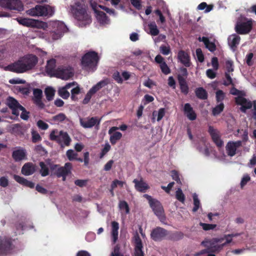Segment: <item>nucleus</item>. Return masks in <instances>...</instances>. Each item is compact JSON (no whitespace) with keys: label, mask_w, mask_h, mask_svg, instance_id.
<instances>
[{"label":"nucleus","mask_w":256,"mask_h":256,"mask_svg":"<svg viewBox=\"0 0 256 256\" xmlns=\"http://www.w3.org/2000/svg\"><path fill=\"white\" fill-rule=\"evenodd\" d=\"M38 62V58L34 55H29L20 58L14 62L5 67V70L16 73H23L32 70Z\"/></svg>","instance_id":"obj_1"},{"label":"nucleus","mask_w":256,"mask_h":256,"mask_svg":"<svg viewBox=\"0 0 256 256\" xmlns=\"http://www.w3.org/2000/svg\"><path fill=\"white\" fill-rule=\"evenodd\" d=\"M70 10L74 18L80 22L81 26H86L92 22L90 16L80 2H76L74 4L70 5Z\"/></svg>","instance_id":"obj_2"},{"label":"nucleus","mask_w":256,"mask_h":256,"mask_svg":"<svg viewBox=\"0 0 256 256\" xmlns=\"http://www.w3.org/2000/svg\"><path fill=\"white\" fill-rule=\"evenodd\" d=\"M100 60L98 54L94 51L86 52L82 58L81 65L82 69L94 72L96 69Z\"/></svg>","instance_id":"obj_3"},{"label":"nucleus","mask_w":256,"mask_h":256,"mask_svg":"<svg viewBox=\"0 0 256 256\" xmlns=\"http://www.w3.org/2000/svg\"><path fill=\"white\" fill-rule=\"evenodd\" d=\"M50 140L56 142L61 147L69 146L72 140L67 132L58 130H52L50 134Z\"/></svg>","instance_id":"obj_4"},{"label":"nucleus","mask_w":256,"mask_h":256,"mask_svg":"<svg viewBox=\"0 0 256 256\" xmlns=\"http://www.w3.org/2000/svg\"><path fill=\"white\" fill-rule=\"evenodd\" d=\"M29 15L36 16H52L54 13V10L48 5H37L34 8H30L27 11Z\"/></svg>","instance_id":"obj_5"},{"label":"nucleus","mask_w":256,"mask_h":256,"mask_svg":"<svg viewBox=\"0 0 256 256\" xmlns=\"http://www.w3.org/2000/svg\"><path fill=\"white\" fill-rule=\"evenodd\" d=\"M252 20L244 18L237 22L236 26V31L240 34H244L249 33L252 28Z\"/></svg>","instance_id":"obj_6"},{"label":"nucleus","mask_w":256,"mask_h":256,"mask_svg":"<svg viewBox=\"0 0 256 256\" xmlns=\"http://www.w3.org/2000/svg\"><path fill=\"white\" fill-rule=\"evenodd\" d=\"M16 240L10 237L0 238V254H10L15 248Z\"/></svg>","instance_id":"obj_7"},{"label":"nucleus","mask_w":256,"mask_h":256,"mask_svg":"<svg viewBox=\"0 0 256 256\" xmlns=\"http://www.w3.org/2000/svg\"><path fill=\"white\" fill-rule=\"evenodd\" d=\"M181 74L177 76V79L180 92L184 95H187L189 92V88L186 78L188 76V72L186 68L182 67L180 68Z\"/></svg>","instance_id":"obj_8"},{"label":"nucleus","mask_w":256,"mask_h":256,"mask_svg":"<svg viewBox=\"0 0 256 256\" xmlns=\"http://www.w3.org/2000/svg\"><path fill=\"white\" fill-rule=\"evenodd\" d=\"M168 231L166 230L157 226L154 228L150 233L151 238L155 242H160L168 237Z\"/></svg>","instance_id":"obj_9"},{"label":"nucleus","mask_w":256,"mask_h":256,"mask_svg":"<svg viewBox=\"0 0 256 256\" xmlns=\"http://www.w3.org/2000/svg\"><path fill=\"white\" fill-rule=\"evenodd\" d=\"M0 6L5 8L18 11L23 9V6L20 0H0Z\"/></svg>","instance_id":"obj_10"},{"label":"nucleus","mask_w":256,"mask_h":256,"mask_svg":"<svg viewBox=\"0 0 256 256\" xmlns=\"http://www.w3.org/2000/svg\"><path fill=\"white\" fill-rule=\"evenodd\" d=\"M150 206L160 220L164 223L166 220V216L162 204L158 200H156Z\"/></svg>","instance_id":"obj_11"},{"label":"nucleus","mask_w":256,"mask_h":256,"mask_svg":"<svg viewBox=\"0 0 256 256\" xmlns=\"http://www.w3.org/2000/svg\"><path fill=\"white\" fill-rule=\"evenodd\" d=\"M6 104L12 110V114L18 118L20 114L19 108L22 106L14 98L9 96L6 99Z\"/></svg>","instance_id":"obj_12"},{"label":"nucleus","mask_w":256,"mask_h":256,"mask_svg":"<svg viewBox=\"0 0 256 256\" xmlns=\"http://www.w3.org/2000/svg\"><path fill=\"white\" fill-rule=\"evenodd\" d=\"M80 125L85 128H91L94 126H96V128L98 129L100 124V119L95 116L87 118L85 119L80 118Z\"/></svg>","instance_id":"obj_13"},{"label":"nucleus","mask_w":256,"mask_h":256,"mask_svg":"<svg viewBox=\"0 0 256 256\" xmlns=\"http://www.w3.org/2000/svg\"><path fill=\"white\" fill-rule=\"evenodd\" d=\"M17 21L20 24L27 27L40 28L44 24L42 22L26 18H17Z\"/></svg>","instance_id":"obj_14"},{"label":"nucleus","mask_w":256,"mask_h":256,"mask_svg":"<svg viewBox=\"0 0 256 256\" xmlns=\"http://www.w3.org/2000/svg\"><path fill=\"white\" fill-rule=\"evenodd\" d=\"M208 132L210 134L212 140L218 148H221L224 146V142L220 139L219 131L214 128L213 126H208Z\"/></svg>","instance_id":"obj_15"},{"label":"nucleus","mask_w":256,"mask_h":256,"mask_svg":"<svg viewBox=\"0 0 256 256\" xmlns=\"http://www.w3.org/2000/svg\"><path fill=\"white\" fill-rule=\"evenodd\" d=\"M74 73L68 68H58L54 76L62 80H67L72 78Z\"/></svg>","instance_id":"obj_16"},{"label":"nucleus","mask_w":256,"mask_h":256,"mask_svg":"<svg viewBox=\"0 0 256 256\" xmlns=\"http://www.w3.org/2000/svg\"><path fill=\"white\" fill-rule=\"evenodd\" d=\"M178 59L181 64L186 68H189L192 66L189 54L184 50H180L178 52Z\"/></svg>","instance_id":"obj_17"},{"label":"nucleus","mask_w":256,"mask_h":256,"mask_svg":"<svg viewBox=\"0 0 256 256\" xmlns=\"http://www.w3.org/2000/svg\"><path fill=\"white\" fill-rule=\"evenodd\" d=\"M242 142L240 140L236 142H228L226 146V153L228 156H233L236 154V149L242 146Z\"/></svg>","instance_id":"obj_18"},{"label":"nucleus","mask_w":256,"mask_h":256,"mask_svg":"<svg viewBox=\"0 0 256 256\" xmlns=\"http://www.w3.org/2000/svg\"><path fill=\"white\" fill-rule=\"evenodd\" d=\"M236 103L238 105L241 106L240 110L243 112H246V110L250 109L252 107V103L242 96H238L235 98Z\"/></svg>","instance_id":"obj_19"},{"label":"nucleus","mask_w":256,"mask_h":256,"mask_svg":"<svg viewBox=\"0 0 256 256\" xmlns=\"http://www.w3.org/2000/svg\"><path fill=\"white\" fill-rule=\"evenodd\" d=\"M72 164L70 162H66L64 166L58 168L56 174L58 178H61V176H68L72 174Z\"/></svg>","instance_id":"obj_20"},{"label":"nucleus","mask_w":256,"mask_h":256,"mask_svg":"<svg viewBox=\"0 0 256 256\" xmlns=\"http://www.w3.org/2000/svg\"><path fill=\"white\" fill-rule=\"evenodd\" d=\"M12 158L16 162L26 160L27 158L26 151L24 148L19 147L18 149L12 152Z\"/></svg>","instance_id":"obj_21"},{"label":"nucleus","mask_w":256,"mask_h":256,"mask_svg":"<svg viewBox=\"0 0 256 256\" xmlns=\"http://www.w3.org/2000/svg\"><path fill=\"white\" fill-rule=\"evenodd\" d=\"M134 256H144V252L142 250L143 248L142 241L138 234L134 236Z\"/></svg>","instance_id":"obj_22"},{"label":"nucleus","mask_w":256,"mask_h":256,"mask_svg":"<svg viewBox=\"0 0 256 256\" xmlns=\"http://www.w3.org/2000/svg\"><path fill=\"white\" fill-rule=\"evenodd\" d=\"M36 170V166L32 162H26L22 166L21 170L22 174L24 176H30Z\"/></svg>","instance_id":"obj_23"},{"label":"nucleus","mask_w":256,"mask_h":256,"mask_svg":"<svg viewBox=\"0 0 256 256\" xmlns=\"http://www.w3.org/2000/svg\"><path fill=\"white\" fill-rule=\"evenodd\" d=\"M133 182L134 184L136 190L141 192H146L150 188L149 186L142 178L140 180L134 179Z\"/></svg>","instance_id":"obj_24"},{"label":"nucleus","mask_w":256,"mask_h":256,"mask_svg":"<svg viewBox=\"0 0 256 256\" xmlns=\"http://www.w3.org/2000/svg\"><path fill=\"white\" fill-rule=\"evenodd\" d=\"M184 112L188 118L190 120H194L196 118V114L189 103H186L184 104Z\"/></svg>","instance_id":"obj_25"},{"label":"nucleus","mask_w":256,"mask_h":256,"mask_svg":"<svg viewBox=\"0 0 256 256\" xmlns=\"http://www.w3.org/2000/svg\"><path fill=\"white\" fill-rule=\"evenodd\" d=\"M56 62L54 59H51L47 62L46 70L48 75L54 76L56 73Z\"/></svg>","instance_id":"obj_26"},{"label":"nucleus","mask_w":256,"mask_h":256,"mask_svg":"<svg viewBox=\"0 0 256 256\" xmlns=\"http://www.w3.org/2000/svg\"><path fill=\"white\" fill-rule=\"evenodd\" d=\"M198 40L200 42H202L204 44L206 48L210 52H214L216 50V46L215 44L213 42H210L208 38L206 36H199Z\"/></svg>","instance_id":"obj_27"},{"label":"nucleus","mask_w":256,"mask_h":256,"mask_svg":"<svg viewBox=\"0 0 256 256\" xmlns=\"http://www.w3.org/2000/svg\"><path fill=\"white\" fill-rule=\"evenodd\" d=\"M14 180L18 182L19 184H22L24 186L32 188L34 187V184L31 182L27 180L26 179L18 175H14Z\"/></svg>","instance_id":"obj_28"},{"label":"nucleus","mask_w":256,"mask_h":256,"mask_svg":"<svg viewBox=\"0 0 256 256\" xmlns=\"http://www.w3.org/2000/svg\"><path fill=\"white\" fill-rule=\"evenodd\" d=\"M240 40V38L238 35L232 34L228 38V45L232 49H234L239 44Z\"/></svg>","instance_id":"obj_29"},{"label":"nucleus","mask_w":256,"mask_h":256,"mask_svg":"<svg viewBox=\"0 0 256 256\" xmlns=\"http://www.w3.org/2000/svg\"><path fill=\"white\" fill-rule=\"evenodd\" d=\"M184 234L181 232H169L167 239L172 241H178L184 238Z\"/></svg>","instance_id":"obj_30"},{"label":"nucleus","mask_w":256,"mask_h":256,"mask_svg":"<svg viewBox=\"0 0 256 256\" xmlns=\"http://www.w3.org/2000/svg\"><path fill=\"white\" fill-rule=\"evenodd\" d=\"M112 237L114 243H116L118 238V230L119 224L118 222L114 221L112 222Z\"/></svg>","instance_id":"obj_31"},{"label":"nucleus","mask_w":256,"mask_h":256,"mask_svg":"<svg viewBox=\"0 0 256 256\" xmlns=\"http://www.w3.org/2000/svg\"><path fill=\"white\" fill-rule=\"evenodd\" d=\"M196 96L200 100H206L208 98V92L205 89L202 87L196 88L195 90Z\"/></svg>","instance_id":"obj_32"},{"label":"nucleus","mask_w":256,"mask_h":256,"mask_svg":"<svg viewBox=\"0 0 256 256\" xmlns=\"http://www.w3.org/2000/svg\"><path fill=\"white\" fill-rule=\"evenodd\" d=\"M58 32H54L52 35V38L54 40H58L60 38L62 33L66 31V26L63 23H58Z\"/></svg>","instance_id":"obj_33"},{"label":"nucleus","mask_w":256,"mask_h":256,"mask_svg":"<svg viewBox=\"0 0 256 256\" xmlns=\"http://www.w3.org/2000/svg\"><path fill=\"white\" fill-rule=\"evenodd\" d=\"M24 131V128L20 124H16L12 125V132L15 135H23Z\"/></svg>","instance_id":"obj_34"},{"label":"nucleus","mask_w":256,"mask_h":256,"mask_svg":"<svg viewBox=\"0 0 256 256\" xmlns=\"http://www.w3.org/2000/svg\"><path fill=\"white\" fill-rule=\"evenodd\" d=\"M108 84V82L106 80H102L98 82L96 85L93 86L90 90V92L92 94H96L98 90H99L101 88L106 86Z\"/></svg>","instance_id":"obj_35"},{"label":"nucleus","mask_w":256,"mask_h":256,"mask_svg":"<svg viewBox=\"0 0 256 256\" xmlns=\"http://www.w3.org/2000/svg\"><path fill=\"white\" fill-rule=\"evenodd\" d=\"M108 84V82L106 80H102L98 82L96 85L93 86L90 90V92L92 94H96L98 90H99L101 88L106 86Z\"/></svg>","instance_id":"obj_36"},{"label":"nucleus","mask_w":256,"mask_h":256,"mask_svg":"<svg viewBox=\"0 0 256 256\" xmlns=\"http://www.w3.org/2000/svg\"><path fill=\"white\" fill-rule=\"evenodd\" d=\"M214 6L212 4H208L206 2H202L197 7L198 10H204V12L208 13L214 8Z\"/></svg>","instance_id":"obj_37"},{"label":"nucleus","mask_w":256,"mask_h":256,"mask_svg":"<svg viewBox=\"0 0 256 256\" xmlns=\"http://www.w3.org/2000/svg\"><path fill=\"white\" fill-rule=\"evenodd\" d=\"M96 14V18L101 24H106L108 21V16L106 14L103 12L99 10H95Z\"/></svg>","instance_id":"obj_38"},{"label":"nucleus","mask_w":256,"mask_h":256,"mask_svg":"<svg viewBox=\"0 0 256 256\" xmlns=\"http://www.w3.org/2000/svg\"><path fill=\"white\" fill-rule=\"evenodd\" d=\"M110 136V140L112 145H114L122 137V134L119 132H113Z\"/></svg>","instance_id":"obj_39"},{"label":"nucleus","mask_w":256,"mask_h":256,"mask_svg":"<svg viewBox=\"0 0 256 256\" xmlns=\"http://www.w3.org/2000/svg\"><path fill=\"white\" fill-rule=\"evenodd\" d=\"M44 93L46 94V100L48 101H50L52 100L54 98V96L55 94V90L53 88L51 87H48L45 89Z\"/></svg>","instance_id":"obj_40"},{"label":"nucleus","mask_w":256,"mask_h":256,"mask_svg":"<svg viewBox=\"0 0 256 256\" xmlns=\"http://www.w3.org/2000/svg\"><path fill=\"white\" fill-rule=\"evenodd\" d=\"M40 174L42 176H46L49 174V169L48 166L43 162H40Z\"/></svg>","instance_id":"obj_41"},{"label":"nucleus","mask_w":256,"mask_h":256,"mask_svg":"<svg viewBox=\"0 0 256 256\" xmlns=\"http://www.w3.org/2000/svg\"><path fill=\"white\" fill-rule=\"evenodd\" d=\"M150 33L152 36H157L158 34L160 31L154 22H151L148 24Z\"/></svg>","instance_id":"obj_42"},{"label":"nucleus","mask_w":256,"mask_h":256,"mask_svg":"<svg viewBox=\"0 0 256 256\" xmlns=\"http://www.w3.org/2000/svg\"><path fill=\"white\" fill-rule=\"evenodd\" d=\"M224 104L222 102H220L212 108V114L214 116L218 115L224 110Z\"/></svg>","instance_id":"obj_43"},{"label":"nucleus","mask_w":256,"mask_h":256,"mask_svg":"<svg viewBox=\"0 0 256 256\" xmlns=\"http://www.w3.org/2000/svg\"><path fill=\"white\" fill-rule=\"evenodd\" d=\"M194 206L192 208L193 212H196L200 207V201L198 198V195L195 193L192 196Z\"/></svg>","instance_id":"obj_44"},{"label":"nucleus","mask_w":256,"mask_h":256,"mask_svg":"<svg viewBox=\"0 0 256 256\" xmlns=\"http://www.w3.org/2000/svg\"><path fill=\"white\" fill-rule=\"evenodd\" d=\"M118 206L121 210H124L126 214L130 212V208L128 204L125 200H121L119 202Z\"/></svg>","instance_id":"obj_45"},{"label":"nucleus","mask_w":256,"mask_h":256,"mask_svg":"<svg viewBox=\"0 0 256 256\" xmlns=\"http://www.w3.org/2000/svg\"><path fill=\"white\" fill-rule=\"evenodd\" d=\"M224 244L214 245V244H210V246L208 248V251L212 252H220L222 249Z\"/></svg>","instance_id":"obj_46"},{"label":"nucleus","mask_w":256,"mask_h":256,"mask_svg":"<svg viewBox=\"0 0 256 256\" xmlns=\"http://www.w3.org/2000/svg\"><path fill=\"white\" fill-rule=\"evenodd\" d=\"M66 155L69 160L72 161L76 158L78 154L72 150H68L66 151Z\"/></svg>","instance_id":"obj_47"},{"label":"nucleus","mask_w":256,"mask_h":256,"mask_svg":"<svg viewBox=\"0 0 256 256\" xmlns=\"http://www.w3.org/2000/svg\"><path fill=\"white\" fill-rule=\"evenodd\" d=\"M31 133L32 141L33 143H36L42 140L41 136L36 131L32 130Z\"/></svg>","instance_id":"obj_48"},{"label":"nucleus","mask_w":256,"mask_h":256,"mask_svg":"<svg viewBox=\"0 0 256 256\" xmlns=\"http://www.w3.org/2000/svg\"><path fill=\"white\" fill-rule=\"evenodd\" d=\"M176 198L181 202H184L185 200V196L180 188H178L176 191Z\"/></svg>","instance_id":"obj_49"},{"label":"nucleus","mask_w":256,"mask_h":256,"mask_svg":"<svg viewBox=\"0 0 256 256\" xmlns=\"http://www.w3.org/2000/svg\"><path fill=\"white\" fill-rule=\"evenodd\" d=\"M19 110L22 111V113L20 116V118L24 120H27L30 116V112H28L26 109L22 106L19 108Z\"/></svg>","instance_id":"obj_50"},{"label":"nucleus","mask_w":256,"mask_h":256,"mask_svg":"<svg viewBox=\"0 0 256 256\" xmlns=\"http://www.w3.org/2000/svg\"><path fill=\"white\" fill-rule=\"evenodd\" d=\"M59 96L64 99H67L69 98L70 92L64 88H60L58 90Z\"/></svg>","instance_id":"obj_51"},{"label":"nucleus","mask_w":256,"mask_h":256,"mask_svg":"<svg viewBox=\"0 0 256 256\" xmlns=\"http://www.w3.org/2000/svg\"><path fill=\"white\" fill-rule=\"evenodd\" d=\"M200 225L202 227V229L206 231L213 230L216 228V225L215 224H209L203 222H200Z\"/></svg>","instance_id":"obj_52"},{"label":"nucleus","mask_w":256,"mask_h":256,"mask_svg":"<svg viewBox=\"0 0 256 256\" xmlns=\"http://www.w3.org/2000/svg\"><path fill=\"white\" fill-rule=\"evenodd\" d=\"M66 118V115L63 113H60L52 117V120L56 122H62Z\"/></svg>","instance_id":"obj_53"},{"label":"nucleus","mask_w":256,"mask_h":256,"mask_svg":"<svg viewBox=\"0 0 256 256\" xmlns=\"http://www.w3.org/2000/svg\"><path fill=\"white\" fill-rule=\"evenodd\" d=\"M18 91L24 95H28L30 93V89L29 86H19L17 88Z\"/></svg>","instance_id":"obj_54"},{"label":"nucleus","mask_w":256,"mask_h":256,"mask_svg":"<svg viewBox=\"0 0 256 256\" xmlns=\"http://www.w3.org/2000/svg\"><path fill=\"white\" fill-rule=\"evenodd\" d=\"M162 72L165 74H168L170 72V68L168 66L166 62H164L160 65Z\"/></svg>","instance_id":"obj_55"},{"label":"nucleus","mask_w":256,"mask_h":256,"mask_svg":"<svg viewBox=\"0 0 256 256\" xmlns=\"http://www.w3.org/2000/svg\"><path fill=\"white\" fill-rule=\"evenodd\" d=\"M226 68L227 71L226 72L230 73V72H232L234 70L233 62L231 60H226Z\"/></svg>","instance_id":"obj_56"},{"label":"nucleus","mask_w":256,"mask_h":256,"mask_svg":"<svg viewBox=\"0 0 256 256\" xmlns=\"http://www.w3.org/2000/svg\"><path fill=\"white\" fill-rule=\"evenodd\" d=\"M80 93V88L78 86L72 88L71 90V98L72 100H77V98L76 96V94H78Z\"/></svg>","instance_id":"obj_57"},{"label":"nucleus","mask_w":256,"mask_h":256,"mask_svg":"<svg viewBox=\"0 0 256 256\" xmlns=\"http://www.w3.org/2000/svg\"><path fill=\"white\" fill-rule=\"evenodd\" d=\"M224 94L222 90H218L216 92V100L218 102H222L224 98Z\"/></svg>","instance_id":"obj_58"},{"label":"nucleus","mask_w":256,"mask_h":256,"mask_svg":"<svg viewBox=\"0 0 256 256\" xmlns=\"http://www.w3.org/2000/svg\"><path fill=\"white\" fill-rule=\"evenodd\" d=\"M171 174L172 179L178 184H182L178 172L176 170H172L171 172Z\"/></svg>","instance_id":"obj_59"},{"label":"nucleus","mask_w":256,"mask_h":256,"mask_svg":"<svg viewBox=\"0 0 256 256\" xmlns=\"http://www.w3.org/2000/svg\"><path fill=\"white\" fill-rule=\"evenodd\" d=\"M225 78L226 80L224 81L223 84L226 86H228L230 84L234 86L232 78L228 72H225Z\"/></svg>","instance_id":"obj_60"},{"label":"nucleus","mask_w":256,"mask_h":256,"mask_svg":"<svg viewBox=\"0 0 256 256\" xmlns=\"http://www.w3.org/2000/svg\"><path fill=\"white\" fill-rule=\"evenodd\" d=\"M128 128V126L126 124H122L120 126V128L117 126H112L108 130V134H110L113 132H115L116 130L120 129V130L124 131L126 130Z\"/></svg>","instance_id":"obj_61"},{"label":"nucleus","mask_w":256,"mask_h":256,"mask_svg":"<svg viewBox=\"0 0 256 256\" xmlns=\"http://www.w3.org/2000/svg\"><path fill=\"white\" fill-rule=\"evenodd\" d=\"M110 256H124L120 252V248L118 245H116L112 252Z\"/></svg>","instance_id":"obj_62"},{"label":"nucleus","mask_w":256,"mask_h":256,"mask_svg":"<svg viewBox=\"0 0 256 256\" xmlns=\"http://www.w3.org/2000/svg\"><path fill=\"white\" fill-rule=\"evenodd\" d=\"M196 55L198 58V60L200 62H202L204 61V55L202 53V52L201 48H198L196 50Z\"/></svg>","instance_id":"obj_63"},{"label":"nucleus","mask_w":256,"mask_h":256,"mask_svg":"<svg viewBox=\"0 0 256 256\" xmlns=\"http://www.w3.org/2000/svg\"><path fill=\"white\" fill-rule=\"evenodd\" d=\"M42 92L40 89L34 88V100L42 99Z\"/></svg>","instance_id":"obj_64"}]
</instances>
